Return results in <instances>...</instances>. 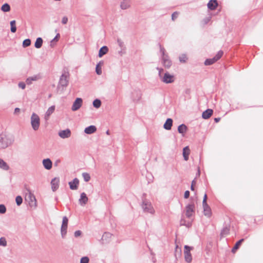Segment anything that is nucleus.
Here are the masks:
<instances>
[{
	"label": "nucleus",
	"mask_w": 263,
	"mask_h": 263,
	"mask_svg": "<svg viewBox=\"0 0 263 263\" xmlns=\"http://www.w3.org/2000/svg\"><path fill=\"white\" fill-rule=\"evenodd\" d=\"M68 219L66 216L63 218L62 223L61 227V234L63 238H65L67 234Z\"/></svg>",
	"instance_id": "8"
},
{
	"label": "nucleus",
	"mask_w": 263,
	"mask_h": 263,
	"mask_svg": "<svg viewBox=\"0 0 263 263\" xmlns=\"http://www.w3.org/2000/svg\"><path fill=\"white\" fill-rule=\"evenodd\" d=\"M157 69L158 70L159 77L162 82L166 84L174 82L175 80L174 75L169 73L168 72H166L163 76L161 73L163 71V69L159 67H157Z\"/></svg>",
	"instance_id": "2"
},
{
	"label": "nucleus",
	"mask_w": 263,
	"mask_h": 263,
	"mask_svg": "<svg viewBox=\"0 0 263 263\" xmlns=\"http://www.w3.org/2000/svg\"><path fill=\"white\" fill-rule=\"evenodd\" d=\"M195 212V205L194 203L188 204L185 207V216L190 218Z\"/></svg>",
	"instance_id": "11"
},
{
	"label": "nucleus",
	"mask_w": 263,
	"mask_h": 263,
	"mask_svg": "<svg viewBox=\"0 0 263 263\" xmlns=\"http://www.w3.org/2000/svg\"><path fill=\"white\" fill-rule=\"evenodd\" d=\"M43 44V39L41 37H37L34 44V46L36 48H40Z\"/></svg>",
	"instance_id": "33"
},
{
	"label": "nucleus",
	"mask_w": 263,
	"mask_h": 263,
	"mask_svg": "<svg viewBox=\"0 0 263 263\" xmlns=\"http://www.w3.org/2000/svg\"><path fill=\"white\" fill-rule=\"evenodd\" d=\"M195 184H196V181H195V179L192 182V184H191V190L192 191L194 190V185Z\"/></svg>",
	"instance_id": "55"
},
{
	"label": "nucleus",
	"mask_w": 263,
	"mask_h": 263,
	"mask_svg": "<svg viewBox=\"0 0 263 263\" xmlns=\"http://www.w3.org/2000/svg\"><path fill=\"white\" fill-rule=\"evenodd\" d=\"M7 246V241L5 237L0 238V246L6 247Z\"/></svg>",
	"instance_id": "45"
},
{
	"label": "nucleus",
	"mask_w": 263,
	"mask_h": 263,
	"mask_svg": "<svg viewBox=\"0 0 263 263\" xmlns=\"http://www.w3.org/2000/svg\"><path fill=\"white\" fill-rule=\"evenodd\" d=\"M60 37V34L59 33H58L56 36H55V37L52 40V42H54V41H57L58 39Z\"/></svg>",
	"instance_id": "56"
},
{
	"label": "nucleus",
	"mask_w": 263,
	"mask_h": 263,
	"mask_svg": "<svg viewBox=\"0 0 263 263\" xmlns=\"http://www.w3.org/2000/svg\"><path fill=\"white\" fill-rule=\"evenodd\" d=\"M210 20H211V17H208L204 20V21L205 23L206 24L210 21Z\"/></svg>",
	"instance_id": "58"
},
{
	"label": "nucleus",
	"mask_w": 263,
	"mask_h": 263,
	"mask_svg": "<svg viewBox=\"0 0 263 263\" xmlns=\"http://www.w3.org/2000/svg\"><path fill=\"white\" fill-rule=\"evenodd\" d=\"M1 10L4 12H9L10 10V6L8 4L5 3L2 5Z\"/></svg>",
	"instance_id": "36"
},
{
	"label": "nucleus",
	"mask_w": 263,
	"mask_h": 263,
	"mask_svg": "<svg viewBox=\"0 0 263 263\" xmlns=\"http://www.w3.org/2000/svg\"><path fill=\"white\" fill-rule=\"evenodd\" d=\"M92 104L94 107L98 108L101 105V101L100 100L96 99L93 101Z\"/></svg>",
	"instance_id": "37"
},
{
	"label": "nucleus",
	"mask_w": 263,
	"mask_h": 263,
	"mask_svg": "<svg viewBox=\"0 0 263 263\" xmlns=\"http://www.w3.org/2000/svg\"><path fill=\"white\" fill-rule=\"evenodd\" d=\"M160 52L162 64L164 67L169 68L172 64V61L170 59L168 54L166 52L165 49L161 45H160Z\"/></svg>",
	"instance_id": "1"
},
{
	"label": "nucleus",
	"mask_w": 263,
	"mask_h": 263,
	"mask_svg": "<svg viewBox=\"0 0 263 263\" xmlns=\"http://www.w3.org/2000/svg\"><path fill=\"white\" fill-rule=\"evenodd\" d=\"M223 55V51L221 50L219 51L216 55L212 59H208L204 61V65L206 66L211 65L217 61Z\"/></svg>",
	"instance_id": "9"
},
{
	"label": "nucleus",
	"mask_w": 263,
	"mask_h": 263,
	"mask_svg": "<svg viewBox=\"0 0 263 263\" xmlns=\"http://www.w3.org/2000/svg\"><path fill=\"white\" fill-rule=\"evenodd\" d=\"M187 130V127L185 125L182 124L178 127V131L180 134L183 135Z\"/></svg>",
	"instance_id": "32"
},
{
	"label": "nucleus",
	"mask_w": 263,
	"mask_h": 263,
	"mask_svg": "<svg viewBox=\"0 0 263 263\" xmlns=\"http://www.w3.org/2000/svg\"><path fill=\"white\" fill-rule=\"evenodd\" d=\"M178 16V13L177 12H174L172 15V18L173 20L176 19Z\"/></svg>",
	"instance_id": "54"
},
{
	"label": "nucleus",
	"mask_w": 263,
	"mask_h": 263,
	"mask_svg": "<svg viewBox=\"0 0 263 263\" xmlns=\"http://www.w3.org/2000/svg\"><path fill=\"white\" fill-rule=\"evenodd\" d=\"M229 229L227 227H226L222 230L220 235H221V236L224 237L226 235H227L229 234Z\"/></svg>",
	"instance_id": "41"
},
{
	"label": "nucleus",
	"mask_w": 263,
	"mask_h": 263,
	"mask_svg": "<svg viewBox=\"0 0 263 263\" xmlns=\"http://www.w3.org/2000/svg\"><path fill=\"white\" fill-rule=\"evenodd\" d=\"M106 134H107V135H109V130H107V131L106 132Z\"/></svg>",
	"instance_id": "62"
},
{
	"label": "nucleus",
	"mask_w": 263,
	"mask_h": 263,
	"mask_svg": "<svg viewBox=\"0 0 263 263\" xmlns=\"http://www.w3.org/2000/svg\"><path fill=\"white\" fill-rule=\"evenodd\" d=\"M174 255L176 259L178 260L182 256V250L181 248L179 247L178 245H176Z\"/></svg>",
	"instance_id": "22"
},
{
	"label": "nucleus",
	"mask_w": 263,
	"mask_h": 263,
	"mask_svg": "<svg viewBox=\"0 0 263 263\" xmlns=\"http://www.w3.org/2000/svg\"><path fill=\"white\" fill-rule=\"evenodd\" d=\"M220 119L219 118H216L214 119V121L215 122L217 123L220 121Z\"/></svg>",
	"instance_id": "59"
},
{
	"label": "nucleus",
	"mask_w": 263,
	"mask_h": 263,
	"mask_svg": "<svg viewBox=\"0 0 263 263\" xmlns=\"http://www.w3.org/2000/svg\"><path fill=\"white\" fill-rule=\"evenodd\" d=\"M103 64V62H100L97 65L96 67V72L98 75H101L102 73V69H101V65Z\"/></svg>",
	"instance_id": "35"
},
{
	"label": "nucleus",
	"mask_w": 263,
	"mask_h": 263,
	"mask_svg": "<svg viewBox=\"0 0 263 263\" xmlns=\"http://www.w3.org/2000/svg\"><path fill=\"white\" fill-rule=\"evenodd\" d=\"M119 53L120 54V55H122L123 54V52L122 51H121L119 52Z\"/></svg>",
	"instance_id": "60"
},
{
	"label": "nucleus",
	"mask_w": 263,
	"mask_h": 263,
	"mask_svg": "<svg viewBox=\"0 0 263 263\" xmlns=\"http://www.w3.org/2000/svg\"><path fill=\"white\" fill-rule=\"evenodd\" d=\"M213 112L212 109H208L202 112V117L204 119H208L212 116Z\"/></svg>",
	"instance_id": "26"
},
{
	"label": "nucleus",
	"mask_w": 263,
	"mask_h": 263,
	"mask_svg": "<svg viewBox=\"0 0 263 263\" xmlns=\"http://www.w3.org/2000/svg\"><path fill=\"white\" fill-rule=\"evenodd\" d=\"M6 212V208L5 205L4 204H0V213L1 214H4Z\"/></svg>",
	"instance_id": "48"
},
{
	"label": "nucleus",
	"mask_w": 263,
	"mask_h": 263,
	"mask_svg": "<svg viewBox=\"0 0 263 263\" xmlns=\"http://www.w3.org/2000/svg\"><path fill=\"white\" fill-rule=\"evenodd\" d=\"M0 168L5 171H8L9 169L8 164L1 158H0Z\"/></svg>",
	"instance_id": "31"
},
{
	"label": "nucleus",
	"mask_w": 263,
	"mask_h": 263,
	"mask_svg": "<svg viewBox=\"0 0 263 263\" xmlns=\"http://www.w3.org/2000/svg\"><path fill=\"white\" fill-rule=\"evenodd\" d=\"M197 175L199 176L200 175V171L198 170Z\"/></svg>",
	"instance_id": "61"
},
{
	"label": "nucleus",
	"mask_w": 263,
	"mask_h": 263,
	"mask_svg": "<svg viewBox=\"0 0 263 263\" xmlns=\"http://www.w3.org/2000/svg\"><path fill=\"white\" fill-rule=\"evenodd\" d=\"M117 43H118V45H119V46L121 49H124V48H125L124 43V42L122 41V40H121V39H117Z\"/></svg>",
	"instance_id": "46"
},
{
	"label": "nucleus",
	"mask_w": 263,
	"mask_h": 263,
	"mask_svg": "<svg viewBox=\"0 0 263 263\" xmlns=\"http://www.w3.org/2000/svg\"><path fill=\"white\" fill-rule=\"evenodd\" d=\"M243 241V239H241L239 240V241H238L236 243L235 245L234 246V247H233V248L232 250V252L234 253L236 251V250L238 249L239 246L241 245V242Z\"/></svg>",
	"instance_id": "39"
},
{
	"label": "nucleus",
	"mask_w": 263,
	"mask_h": 263,
	"mask_svg": "<svg viewBox=\"0 0 263 263\" xmlns=\"http://www.w3.org/2000/svg\"><path fill=\"white\" fill-rule=\"evenodd\" d=\"M60 179L59 178H54L51 181V189L53 192L57 190L59 186Z\"/></svg>",
	"instance_id": "14"
},
{
	"label": "nucleus",
	"mask_w": 263,
	"mask_h": 263,
	"mask_svg": "<svg viewBox=\"0 0 263 263\" xmlns=\"http://www.w3.org/2000/svg\"><path fill=\"white\" fill-rule=\"evenodd\" d=\"M15 23H16V22L15 20L11 21L10 23V26H11L10 30L12 33H14L16 31V27L15 26Z\"/></svg>",
	"instance_id": "38"
},
{
	"label": "nucleus",
	"mask_w": 263,
	"mask_h": 263,
	"mask_svg": "<svg viewBox=\"0 0 263 263\" xmlns=\"http://www.w3.org/2000/svg\"><path fill=\"white\" fill-rule=\"evenodd\" d=\"M141 97V93L139 91L135 90L132 93V98L134 101H138Z\"/></svg>",
	"instance_id": "24"
},
{
	"label": "nucleus",
	"mask_w": 263,
	"mask_h": 263,
	"mask_svg": "<svg viewBox=\"0 0 263 263\" xmlns=\"http://www.w3.org/2000/svg\"><path fill=\"white\" fill-rule=\"evenodd\" d=\"M179 59L181 63H185L187 60V58L185 54H182L179 56Z\"/></svg>",
	"instance_id": "40"
},
{
	"label": "nucleus",
	"mask_w": 263,
	"mask_h": 263,
	"mask_svg": "<svg viewBox=\"0 0 263 263\" xmlns=\"http://www.w3.org/2000/svg\"><path fill=\"white\" fill-rule=\"evenodd\" d=\"M68 82V73H64L62 74L60 79L58 88H60V87H62L63 89L67 86Z\"/></svg>",
	"instance_id": "10"
},
{
	"label": "nucleus",
	"mask_w": 263,
	"mask_h": 263,
	"mask_svg": "<svg viewBox=\"0 0 263 263\" xmlns=\"http://www.w3.org/2000/svg\"><path fill=\"white\" fill-rule=\"evenodd\" d=\"M130 0H123L120 4V8L123 10L129 8L130 6Z\"/></svg>",
	"instance_id": "20"
},
{
	"label": "nucleus",
	"mask_w": 263,
	"mask_h": 263,
	"mask_svg": "<svg viewBox=\"0 0 263 263\" xmlns=\"http://www.w3.org/2000/svg\"><path fill=\"white\" fill-rule=\"evenodd\" d=\"M27 193L25 200L28 202L30 206L36 208L37 206L36 198L29 189L26 188Z\"/></svg>",
	"instance_id": "4"
},
{
	"label": "nucleus",
	"mask_w": 263,
	"mask_h": 263,
	"mask_svg": "<svg viewBox=\"0 0 263 263\" xmlns=\"http://www.w3.org/2000/svg\"><path fill=\"white\" fill-rule=\"evenodd\" d=\"M173 125V120L171 118H168L163 125V127L166 130H170Z\"/></svg>",
	"instance_id": "27"
},
{
	"label": "nucleus",
	"mask_w": 263,
	"mask_h": 263,
	"mask_svg": "<svg viewBox=\"0 0 263 263\" xmlns=\"http://www.w3.org/2000/svg\"><path fill=\"white\" fill-rule=\"evenodd\" d=\"M81 234H82V232L80 230L76 231L74 233V237H78L80 236L81 235Z\"/></svg>",
	"instance_id": "50"
},
{
	"label": "nucleus",
	"mask_w": 263,
	"mask_h": 263,
	"mask_svg": "<svg viewBox=\"0 0 263 263\" xmlns=\"http://www.w3.org/2000/svg\"><path fill=\"white\" fill-rule=\"evenodd\" d=\"M18 86L20 88L24 89L25 88L26 85L24 82H20L18 83Z\"/></svg>",
	"instance_id": "51"
},
{
	"label": "nucleus",
	"mask_w": 263,
	"mask_h": 263,
	"mask_svg": "<svg viewBox=\"0 0 263 263\" xmlns=\"http://www.w3.org/2000/svg\"><path fill=\"white\" fill-rule=\"evenodd\" d=\"M71 131L69 128L60 130L58 133L59 137L62 139L68 138L71 136Z\"/></svg>",
	"instance_id": "13"
},
{
	"label": "nucleus",
	"mask_w": 263,
	"mask_h": 263,
	"mask_svg": "<svg viewBox=\"0 0 263 263\" xmlns=\"http://www.w3.org/2000/svg\"><path fill=\"white\" fill-rule=\"evenodd\" d=\"M31 125L34 131H36L39 129L40 126V119L39 116L35 113L32 114L30 117Z\"/></svg>",
	"instance_id": "5"
},
{
	"label": "nucleus",
	"mask_w": 263,
	"mask_h": 263,
	"mask_svg": "<svg viewBox=\"0 0 263 263\" xmlns=\"http://www.w3.org/2000/svg\"><path fill=\"white\" fill-rule=\"evenodd\" d=\"M83 103V100L80 98H77L71 107V110L72 111H77L82 106Z\"/></svg>",
	"instance_id": "12"
},
{
	"label": "nucleus",
	"mask_w": 263,
	"mask_h": 263,
	"mask_svg": "<svg viewBox=\"0 0 263 263\" xmlns=\"http://www.w3.org/2000/svg\"><path fill=\"white\" fill-rule=\"evenodd\" d=\"M218 4L217 0H210L207 4V7L211 10H214L218 7Z\"/></svg>",
	"instance_id": "15"
},
{
	"label": "nucleus",
	"mask_w": 263,
	"mask_h": 263,
	"mask_svg": "<svg viewBox=\"0 0 263 263\" xmlns=\"http://www.w3.org/2000/svg\"><path fill=\"white\" fill-rule=\"evenodd\" d=\"M14 142V138L10 135H0V148H5L10 146Z\"/></svg>",
	"instance_id": "3"
},
{
	"label": "nucleus",
	"mask_w": 263,
	"mask_h": 263,
	"mask_svg": "<svg viewBox=\"0 0 263 263\" xmlns=\"http://www.w3.org/2000/svg\"><path fill=\"white\" fill-rule=\"evenodd\" d=\"M204 214L205 216L209 217L211 215V210L210 207L206 204L205 205L203 204Z\"/></svg>",
	"instance_id": "25"
},
{
	"label": "nucleus",
	"mask_w": 263,
	"mask_h": 263,
	"mask_svg": "<svg viewBox=\"0 0 263 263\" xmlns=\"http://www.w3.org/2000/svg\"><path fill=\"white\" fill-rule=\"evenodd\" d=\"M40 77L39 75H34L33 76L28 78L26 79V82L28 85H30L32 83L33 81H36L40 79Z\"/></svg>",
	"instance_id": "30"
},
{
	"label": "nucleus",
	"mask_w": 263,
	"mask_h": 263,
	"mask_svg": "<svg viewBox=\"0 0 263 263\" xmlns=\"http://www.w3.org/2000/svg\"><path fill=\"white\" fill-rule=\"evenodd\" d=\"M191 222L190 221H185L183 217H182V218L180 220V225L181 226H184L186 227H190L191 226Z\"/></svg>",
	"instance_id": "34"
},
{
	"label": "nucleus",
	"mask_w": 263,
	"mask_h": 263,
	"mask_svg": "<svg viewBox=\"0 0 263 263\" xmlns=\"http://www.w3.org/2000/svg\"><path fill=\"white\" fill-rule=\"evenodd\" d=\"M193 250V247H190L187 245H185L184 247V258L185 261L187 263H191L192 261L193 258L191 252Z\"/></svg>",
	"instance_id": "6"
},
{
	"label": "nucleus",
	"mask_w": 263,
	"mask_h": 263,
	"mask_svg": "<svg viewBox=\"0 0 263 263\" xmlns=\"http://www.w3.org/2000/svg\"><path fill=\"white\" fill-rule=\"evenodd\" d=\"M190 154V149L189 146H186L183 149V156L185 161H187Z\"/></svg>",
	"instance_id": "28"
},
{
	"label": "nucleus",
	"mask_w": 263,
	"mask_h": 263,
	"mask_svg": "<svg viewBox=\"0 0 263 263\" xmlns=\"http://www.w3.org/2000/svg\"><path fill=\"white\" fill-rule=\"evenodd\" d=\"M68 22V17L67 16H64L62 18V23L63 24H66Z\"/></svg>",
	"instance_id": "49"
},
{
	"label": "nucleus",
	"mask_w": 263,
	"mask_h": 263,
	"mask_svg": "<svg viewBox=\"0 0 263 263\" xmlns=\"http://www.w3.org/2000/svg\"><path fill=\"white\" fill-rule=\"evenodd\" d=\"M15 201L17 205H20L23 202V198L21 196H17L15 198Z\"/></svg>",
	"instance_id": "43"
},
{
	"label": "nucleus",
	"mask_w": 263,
	"mask_h": 263,
	"mask_svg": "<svg viewBox=\"0 0 263 263\" xmlns=\"http://www.w3.org/2000/svg\"><path fill=\"white\" fill-rule=\"evenodd\" d=\"M108 51V48L107 46H104L102 47L99 51V54L98 56L100 58H101L103 57L104 54H106L107 52Z\"/></svg>",
	"instance_id": "29"
},
{
	"label": "nucleus",
	"mask_w": 263,
	"mask_h": 263,
	"mask_svg": "<svg viewBox=\"0 0 263 263\" xmlns=\"http://www.w3.org/2000/svg\"><path fill=\"white\" fill-rule=\"evenodd\" d=\"M43 165L45 168L49 170L52 167V163L50 159L47 158L43 160Z\"/></svg>",
	"instance_id": "18"
},
{
	"label": "nucleus",
	"mask_w": 263,
	"mask_h": 263,
	"mask_svg": "<svg viewBox=\"0 0 263 263\" xmlns=\"http://www.w3.org/2000/svg\"><path fill=\"white\" fill-rule=\"evenodd\" d=\"M79 203L81 205H84L88 201V198L85 193L81 194L80 198L79 200Z\"/></svg>",
	"instance_id": "19"
},
{
	"label": "nucleus",
	"mask_w": 263,
	"mask_h": 263,
	"mask_svg": "<svg viewBox=\"0 0 263 263\" xmlns=\"http://www.w3.org/2000/svg\"><path fill=\"white\" fill-rule=\"evenodd\" d=\"M79 183V180L78 178H74L72 181L69 182L70 189L72 190H76L78 189Z\"/></svg>",
	"instance_id": "17"
},
{
	"label": "nucleus",
	"mask_w": 263,
	"mask_h": 263,
	"mask_svg": "<svg viewBox=\"0 0 263 263\" xmlns=\"http://www.w3.org/2000/svg\"><path fill=\"white\" fill-rule=\"evenodd\" d=\"M142 208L144 212L154 214L155 210L153 208L151 203L146 200H144L142 202Z\"/></svg>",
	"instance_id": "7"
},
{
	"label": "nucleus",
	"mask_w": 263,
	"mask_h": 263,
	"mask_svg": "<svg viewBox=\"0 0 263 263\" xmlns=\"http://www.w3.org/2000/svg\"><path fill=\"white\" fill-rule=\"evenodd\" d=\"M112 234L109 232H105L102 237V241L105 243L108 242L111 238Z\"/></svg>",
	"instance_id": "23"
},
{
	"label": "nucleus",
	"mask_w": 263,
	"mask_h": 263,
	"mask_svg": "<svg viewBox=\"0 0 263 263\" xmlns=\"http://www.w3.org/2000/svg\"><path fill=\"white\" fill-rule=\"evenodd\" d=\"M206 199H207V195L206 194H205L203 197V201H202V205L204 204L205 205L207 204L206 203Z\"/></svg>",
	"instance_id": "53"
},
{
	"label": "nucleus",
	"mask_w": 263,
	"mask_h": 263,
	"mask_svg": "<svg viewBox=\"0 0 263 263\" xmlns=\"http://www.w3.org/2000/svg\"><path fill=\"white\" fill-rule=\"evenodd\" d=\"M82 176L85 181L88 182L90 179V175L87 173H82Z\"/></svg>",
	"instance_id": "42"
},
{
	"label": "nucleus",
	"mask_w": 263,
	"mask_h": 263,
	"mask_svg": "<svg viewBox=\"0 0 263 263\" xmlns=\"http://www.w3.org/2000/svg\"><path fill=\"white\" fill-rule=\"evenodd\" d=\"M20 112V109L19 108H15L14 109V114L17 115Z\"/></svg>",
	"instance_id": "57"
},
{
	"label": "nucleus",
	"mask_w": 263,
	"mask_h": 263,
	"mask_svg": "<svg viewBox=\"0 0 263 263\" xmlns=\"http://www.w3.org/2000/svg\"><path fill=\"white\" fill-rule=\"evenodd\" d=\"M190 196V192L189 191H186L184 193V197L185 199H187Z\"/></svg>",
	"instance_id": "52"
},
{
	"label": "nucleus",
	"mask_w": 263,
	"mask_h": 263,
	"mask_svg": "<svg viewBox=\"0 0 263 263\" xmlns=\"http://www.w3.org/2000/svg\"><path fill=\"white\" fill-rule=\"evenodd\" d=\"M96 130L97 128L95 125H90L85 128L84 132L89 135L94 133Z\"/></svg>",
	"instance_id": "21"
},
{
	"label": "nucleus",
	"mask_w": 263,
	"mask_h": 263,
	"mask_svg": "<svg viewBox=\"0 0 263 263\" xmlns=\"http://www.w3.org/2000/svg\"><path fill=\"white\" fill-rule=\"evenodd\" d=\"M55 108V106L52 105V106H50V107H49V108L47 109V110L46 111V112H45V114L44 115V119L46 121H47L49 120L51 115L52 114L53 112L54 111Z\"/></svg>",
	"instance_id": "16"
},
{
	"label": "nucleus",
	"mask_w": 263,
	"mask_h": 263,
	"mask_svg": "<svg viewBox=\"0 0 263 263\" xmlns=\"http://www.w3.org/2000/svg\"><path fill=\"white\" fill-rule=\"evenodd\" d=\"M89 259L87 256L83 257L81 258L80 263H89Z\"/></svg>",
	"instance_id": "47"
},
{
	"label": "nucleus",
	"mask_w": 263,
	"mask_h": 263,
	"mask_svg": "<svg viewBox=\"0 0 263 263\" xmlns=\"http://www.w3.org/2000/svg\"><path fill=\"white\" fill-rule=\"evenodd\" d=\"M31 44V40L29 39H25L23 42V46L26 47L30 46Z\"/></svg>",
	"instance_id": "44"
}]
</instances>
